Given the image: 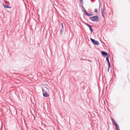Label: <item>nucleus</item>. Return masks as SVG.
I'll return each instance as SVG.
<instances>
[{
  "label": "nucleus",
  "mask_w": 130,
  "mask_h": 130,
  "mask_svg": "<svg viewBox=\"0 0 130 130\" xmlns=\"http://www.w3.org/2000/svg\"><path fill=\"white\" fill-rule=\"evenodd\" d=\"M90 18L91 20L93 22H98L99 20V17L97 15L91 17Z\"/></svg>",
  "instance_id": "nucleus-1"
},
{
  "label": "nucleus",
  "mask_w": 130,
  "mask_h": 130,
  "mask_svg": "<svg viewBox=\"0 0 130 130\" xmlns=\"http://www.w3.org/2000/svg\"><path fill=\"white\" fill-rule=\"evenodd\" d=\"M91 42L92 43L95 45H98L99 44V43L98 41H96L92 39L91 38L90 39Z\"/></svg>",
  "instance_id": "nucleus-2"
},
{
  "label": "nucleus",
  "mask_w": 130,
  "mask_h": 130,
  "mask_svg": "<svg viewBox=\"0 0 130 130\" xmlns=\"http://www.w3.org/2000/svg\"><path fill=\"white\" fill-rule=\"evenodd\" d=\"M49 91H46L45 92L43 93V96L45 97H48L49 96V95L47 93Z\"/></svg>",
  "instance_id": "nucleus-3"
},
{
  "label": "nucleus",
  "mask_w": 130,
  "mask_h": 130,
  "mask_svg": "<svg viewBox=\"0 0 130 130\" xmlns=\"http://www.w3.org/2000/svg\"><path fill=\"white\" fill-rule=\"evenodd\" d=\"M3 5L4 7L5 8L10 9L11 8V7L8 5H5L4 3H3Z\"/></svg>",
  "instance_id": "nucleus-4"
},
{
  "label": "nucleus",
  "mask_w": 130,
  "mask_h": 130,
  "mask_svg": "<svg viewBox=\"0 0 130 130\" xmlns=\"http://www.w3.org/2000/svg\"><path fill=\"white\" fill-rule=\"evenodd\" d=\"M84 13L87 16H89V13H88L85 9H84Z\"/></svg>",
  "instance_id": "nucleus-5"
},
{
  "label": "nucleus",
  "mask_w": 130,
  "mask_h": 130,
  "mask_svg": "<svg viewBox=\"0 0 130 130\" xmlns=\"http://www.w3.org/2000/svg\"><path fill=\"white\" fill-rule=\"evenodd\" d=\"M102 54V55L104 56H106L107 55V52H106L102 51L101 52Z\"/></svg>",
  "instance_id": "nucleus-6"
},
{
  "label": "nucleus",
  "mask_w": 130,
  "mask_h": 130,
  "mask_svg": "<svg viewBox=\"0 0 130 130\" xmlns=\"http://www.w3.org/2000/svg\"><path fill=\"white\" fill-rule=\"evenodd\" d=\"M115 126L116 127L117 130H120L119 129V127L117 124L116 125H115Z\"/></svg>",
  "instance_id": "nucleus-7"
},
{
  "label": "nucleus",
  "mask_w": 130,
  "mask_h": 130,
  "mask_svg": "<svg viewBox=\"0 0 130 130\" xmlns=\"http://www.w3.org/2000/svg\"><path fill=\"white\" fill-rule=\"evenodd\" d=\"M111 119L112 122L114 123L115 125H116V124H117V123H116V122L115 121V120L113 119L112 118Z\"/></svg>",
  "instance_id": "nucleus-8"
},
{
  "label": "nucleus",
  "mask_w": 130,
  "mask_h": 130,
  "mask_svg": "<svg viewBox=\"0 0 130 130\" xmlns=\"http://www.w3.org/2000/svg\"><path fill=\"white\" fill-rule=\"evenodd\" d=\"M44 89L45 90H46V91H49V90L48 89V88L46 87V86H44Z\"/></svg>",
  "instance_id": "nucleus-9"
},
{
  "label": "nucleus",
  "mask_w": 130,
  "mask_h": 130,
  "mask_svg": "<svg viewBox=\"0 0 130 130\" xmlns=\"http://www.w3.org/2000/svg\"><path fill=\"white\" fill-rule=\"evenodd\" d=\"M101 11L102 12V15L103 16V17H104L105 13L104 12L103 9H102V10H101Z\"/></svg>",
  "instance_id": "nucleus-10"
},
{
  "label": "nucleus",
  "mask_w": 130,
  "mask_h": 130,
  "mask_svg": "<svg viewBox=\"0 0 130 130\" xmlns=\"http://www.w3.org/2000/svg\"><path fill=\"white\" fill-rule=\"evenodd\" d=\"M63 28H62L60 29V34H61L63 33Z\"/></svg>",
  "instance_id": "nucleus-11"
},
{
  "label": "nucleus",
  "mask_w": 130,
  "mask_h": 130,
  "mask_svg": "<svg viewBox=\"0 0 130 130\" xmlns=\"http://www.w3.org/2000/svg\"><path fill=\"white\" fill-rule=\"evenodd\" d=\"M108 63V72L109 71V68H110V63L109 62Z\"/></svg>",
  "instance_id": "nucleus-12"
},
{
  "label": "nucleus",
  "mask_w": 130,
  "mask_h": 130,
  "mask_svg": "<svg viewBox=\"0 0 130 130\" xmlns=\"http://www.w3.org/2000/svg\"><path fill=\"white\" fill-rule=\"evenodd\" d=\"M84 24H85L87 26L89 27V24L87 23H86L85 22H84Z\"/></svg>",
  "instance_id": "nucleus-13"
},
{
  "label": "nucleus",
  "mask_w": 130,
  "mask_h": 130,
  "mask_svg": "<svg viewBox=\"0 0 130 130\" xmlns=\"http://www.w3.org/2000/svg\"><path fill=\"white\" fill-rule=\"evenodd\" d=\"M106 60L108 63L109 62V59H108V56H107L106 57Z\"/></svg>",
  "instance_id": "nucleus-14"
},
{
  "label": "nucleus",
  "mask_w": 130,
  "mask_h": 130,
  "mask_svg": "<svg viewBox=\"0 0 130 130\" xmlns=\"http://www.w3.org/2000/svg\"><path fill=\"white\" fill-rule=\"evenodd\" d=\"M42 89L43 92V93L46 92V90H45L44 88H42Z\"/></svg>",
  "instance_id": "nucleus-15"
},
{
  "label": "nucleus",
  "mask_w": 130,
  "mask_h": 130,
  "mask_svg": "<svg viewBox=\"0 0 130 130\" xmlns=\"http://www.w3.org/2000/svg\"><path fill=\"white\" fill-rule=\"evenodd\" d=\"M81 2L82 4L83 5L84 4L83 1V0H79Z\"/></svg>",
  "instance_id": "nucleus-16"
},
{
  "label": "nucleus",
  "mask_w": 130,
  "mask_h": 130,
  "mask_svg": "<svg viewBox=\"0 0 130 130\" xmlns=\"http://www.w3.org/2000/svg\"><path fill=\"white\" fill-rule=\"evenodd\" d=\"M90 31H92V32L93 31V30H92L91 26L90 25Z\"/></svg>",
  "instance_id": "nucleus-17"
},
{
  "label": "nucleus",
  "mask_w": 130,
  "mask_h": 130,
  "mask_svg": "<svg viewBox=\"0 0 130 130\" xmlns=\"http://www.w3.org/2000/svg\"><path fill=\"white\" fill-rule=\"evenodd\" d=\"M61 26L62 28H63V23H61Z\"/></svg>",
  "instance_id": "nucleus-18"
},
{
  "label": "nucleus",
  "mask_w": 130,
  "mask_h": 130,
  "mask_svg": "<svg viewBox=\"0 0 130 130\" xmlns=\"http://www.w3.org/2000/svg\"><path fill=\"white\" fill-rule=\"evenodd\" d=\"M94 11L95 12H96V13H97L98 12V11H97V9H94Z\"/></svg>",
  "instance_id": "nucleus-19"
},
{
  "label": "nucleus",
  "mask_w": 130,
  "mask_h": 130,
  "mask_svg": "<svg viewBox=\"0 0 130 130\" xmlns=\"http://www.w3.org/2000/svg\"><path fill=\"white\" fill-rule=\"evenodd\" d=\"M82 8L83 9H84H84H85L84 8V7L82 5Z\"/></svg>",
  "instance_id": "nucleus-20"
},
{
  "label": "nucleus",
  "mask_w": 130,
  "mask_h": 130,
  "mask_svg": "<svg viewBox=\"0 0 130 130\" xmlns=\"http://www.w3.org/2000/svg\"><path fill=\"white\" fill-rule=\"evenodd\" d=\"M87 44H88V45L89 46V44L88 41L87 42Z\"/></svg>",
  "instance_id": "nucleus-21"
},
{
  "label": "nucleus",
  "mask_w": 130,
  "mask_h": 130,
  "mask_svg": "<svg viewBox=\"0 0 130 130\" xmlns=\"http://www.w3.org/2000/svg\"><path fill=\"white\" fill-rule=\"evenodd\" d=\"M47 85V86H48V85Z\"/></svg>",
  "instance_id": "nucleus-22"
},
{
  "label": "nucleus",
  "mask_w": 130,
  "mask_h": 130,
  "mask_svg": "<svg viewBox=\"0 0 130 130\" xmlns=\"http://www.w3.org/2000/svg\"><path fill=\"white\" fill-rule=\"evenodd\" d=\"M88 61H89V60H88Z\"/></svg>",
  "instance_id": "nucleus-23"
},
{
  "label": "nucleus",
  "mask_w": 130,
  "mask_h": 130,
  "mask_svg": "<svg viewBox=\"0 0 130 130\" xmlns=\"http://www.w3.org/2000/svg\"><path fill=\"white\" fill-rule=\"evenodd\" d=\"M92 15L90 14V15Z\"/></svg>",
  "instance_id": "nucleus-24"
},
{
  "label": "nucleus",
  "mask_w": 130,
  "mask_h": 130,
  "mask_svg": "<svg viewBox=\"0 0 130 130\" xmlns=\"http://www.w3.org/2000/svg\"><path fill=\"white\" fill-rule=\"evenodd\" d=\"M82 84H84V83H82Z\"/></svg>",
  "instance_id": "nucleus-25"
}]
</instances>
